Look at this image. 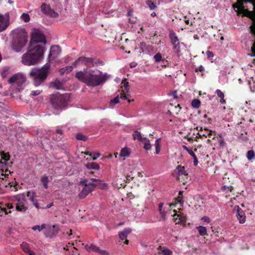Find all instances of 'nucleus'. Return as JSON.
<instances>
[{
	"instance_id": "ea45409f",
	"label": "nucleus",
	"mask_w": 255,
	"mask_h": 255,
	"mask_svg": "<svg viewBox=\"0 0 255 255\" xmlns=\"http://www.w3.org/2000/svg\"><path fill=\"white\" fill-rule=\"evenodd\" d=\"M76 138L77 140L83 141H86L88 139V137L86 136L81 133H78L76 134Z\"/></svg>"
},
{
	"instance_id": "a18cd8bd",
	"label": "nucleus",
	"mask_w": 255,
	"mask_h": 255,
	"mask_svg": "<svg viewBox=\"0 0 255 255\" xmlns=\"http://www.w3.org/2000/svg\"><path fill=\"white\" fill-rule=\"evenodd\" d=\"M21 18L25 22H28L30 20L29 14L26 13H22Z\"/></svg>"
},
{
	"instance_id": "ddd939ff",
	"label": "nucleus",
	"mask_w": 255,
	"mask_h": 255,
	"mask_svg": "<svg viewBox=\"0 0 255 255\" xmlns=\"http://www.w3.org/2000/svg\"><path fill=\"white\" fill-rule=\"evenodd\" d=\"M9 24V14H6L4 16L0 13V32L5 30Z\"/></svg>"
},
{
	"instance_id": "f257e3e1",
	"label": "nucleus",
	"mask_w": 255,
	"mask_h": 255,
	"mask_svg": "<svg viewBox=\"0 0 255 255\" xmlns=\"http://www.w3.org/2000/svg\"><path fill=\"white\" fill-rule=\"evenodd\" d=\"M47 40L44 34L39 29L33 28L27 52L21 56V63L28 66L39 64L44 57Z\"/></svg>"
},
{
	"instance_id": "6e6552de",
	"label": "nucleus",
	"mask_w": 255,
	"mask_h": 255,
	"mask_svg": "<svg viewBox=\"0 0 255 255\" xmlns=\"http://www.w3.org/2000/svg\"><path fill=\"white\" fill-rule=\"evenodd\" d=\"M14 198L17 202L15 204L16 210L22 213H25L28 210V207L26 206L27 201L24 194L22 195V197L15 196Z\"/></svg>"
},
{
	"instance_id": "72a5a7b5",
	"label": "nucleus",
	"mask_w": 255,
	"mask_h": 255,
	"mask_svg": "<svg viewBox=\"0 0 255 255\" xmlns=\"http://www.w3.org/2000/svg\"><path fill=\"white\" fill-rule=\"evenodd\" d=\"M143 139L145 140V142L144 143L143 148L146 150H150L151 148V145L150 143L149 140L146 139L145 137H144Z\"/></svg>"
},
{
	"instance_id": "680f3d73",
	"label": "nucleus",
	"mask_w": 255,
	"mask_h": 255,
	"mask_svg": "<svg viewBox=\"0 0 255 255\" xmlns=\"http://www.w3.org/2000/svg\"><path fill=\"white\" fill-rule=\"evenodd\" d=\"M193 158V164L194 166H197L198 163L197 158L196 156V155H194V156L192 157Z\"/></svg>"
},
{
	"instance_id": "5701e85b",
	"label": "nucleus",
	"mask_w": 255,
	"mask_h": 255,
	"mask_svg": "<svg viewBox=\"0 0 255 255\" xmlns=\"http://www.w3.org/2000/svg\"><path fill=\"white\" fill-rule=\"evenodd\" d=\"M85 166L88 169L99 170L100 166L95 162H89L85 165Z\"/></svg>"
},
{
	"instance_id": "393cba45",
	"label": "nucleus",
	"mask_w": 255,
	"mask_h": 255,
	"mask_svg": "<svg viewBox=\"0 0 255 255\" xmlns=\"http://www.w3.org/2000/svg\"><path fill=\"white\" fill-rule=\"evenodd\" d=\"M215 93L218 97L220 98V103L222 104H225L226 102L224 99V94L219 89L216 90Z\"/></svg>"
},
{
	"instance_id": "58836bf2",
	"label": "nucleus",
	"mask_w": 255,
	"mask_h": 255,
	"mask_svg": "<svg viewBox=\"0 0 255 255\" xmlns=\"http://www.w3.org/2000/svg\"><path fill=\"white\" fill-rule=\"evenodd\" d=\"M146 3L151 10L154 9L157 7L156 4L151 0H147Z\"/></svg>"
},
{
	"instance_id": "473e14b6",
	"label": "nucleus",
	"mask_w": 255,
	"mask_h": 255,
	"mask_svg": "<svg viewBox=\"0 0 255 255\" xmlns=\"http://www.w3.org/2000/svg\"><path fill=\"white\" fill-rule=\"evenodd\" d=\"M176 170L178 172V174L179 176H180L181 175H183V174H187L186 173V171L185 170V167L184 166H182L181 165H178L176 168Z\"/></svg>"
},
{
	"instance_id": "9b49d317",
	"label": "nucleus",
	"mask_w": 255,
	"mask_h": 255,
	"mask_svg": "<svg viewBox=\"0 0 255 255\" xmlns=\"http://www.w3.org/2000/svg\"><path fill=\"white\" fill-rule=\"evenodd\" d=\"M59 232V228L57 225L49 227L44 232V234L47 238H52L55 237Z\"/></svg>"
},
{
	"instance_id": "de8ad7c7",
	"label": "nucleus",
	"mask_w": 255,
	"mask_h": 255,
	"mask_svg": "<svg viewBox=\"0 0 255 255\" xmlns=\"http://www.w3.org/2000/svg\"><path fill=\"white\" fill-rule=\"evenodd\" d=\"M56 133L59 134L61 136V137L59 136L58 138L56 137V139L58 140H61L63 137V130L61 129L58 128L56 130Z\"/></svg>"
},
{
	"instance_id": "603ef678",
	"label": "nucleus",
	"mask_w": 255,
	"mask_h": 255,
	"mask_svg": "<svg viewBox=\"0 0 255 255\" xmlns=\"http://www.w3.org/2000/svg\"><path fill=\"white\" fill-rule=\"evenodd\" d=\"M206 55H207V58L208 59H211L214 56V54H213V52L210 51H207L206 52Z\"/></svg>"
},
{
	"instance_id": "69168bd1",
	"label": "nucleus",
	"mask_w": 255,
	"mask_h": 255,
	"mask_svg": "<svg viewBox=\"0 0 255 255\" xmlns=\"http://www.w3.org/2000/svg\"><path fill=\"white\" fill-rule=\"evenodd\" d=\"M202 220L204 221V222H207V223H209L210 221L209 218L207 216H204V217H202Z\"/></svg>"
},
{
	"instance_id": "f8f14e48",
	"label": "nucleus",
	"mask_w": 255,
	"mask_h": 255,
	"mask_svg": "<svg viewBox=\"0 0 255 255\" xmlns=\"http://www.w3.org/2000/svg\"><path fill=\"white\" fill-rule=\"evenodd\" d=\"M233 210L236 213V216L239 223H244L246 222V216L244 211L238 205L234 207Z\"/></svg>"
},
{
	"instance_id": "1a4fd4ad",
	"label": "nucleus",
	"mask_w": 255,
	"mask_h": 255,
	"mask_svg": "<svg viewBox=\"0 0 255 255\" xmlns=\"http://www.w3.org/2000/svg\"><path fill=\"white\" fill-rule=\"evenodd\" d=\"M169 37L170 39L171 44L173 46V50L175 53L179 54L180 52V44L179 39L176 34L173 30L169 31Z\"/></svg>"
},
{
	"instance_id": "09e8293b",
	"label": "nucleus",
	"mask_w": 255,
	"mask_h": 255,
	"mask_svg": "<svg viewBox=\"0 0 255 255\" xmlns=\"http://www.w3.org/2000/svg\"><path fill=\"white\" fill-rule=\"evenodd\" d=\"M119 102V96H118L111 101L110 104L114 105V104L118 103Z\"/></svg>"
},
{
	"instance_id": "f3484780",
	"label": "nucleus",
	"mask_w": 255,
	"mask_h": 255,
	"mask_svg": "<svg viewBox=\"0 0 255 255\" xmlns=\"http://www.w3.org/2000/svg\"><path fill=\"white\" fill-rule=\"evenodd\" d=\"M240 14H243L244 16L249 17L251 18H254L255 16V12L253 11H250L247 9H246L245 6L240 7Z\"/></svg>"
},
{
	"instance_id": "e433bc0d",
	"label": "nucleus",
	"mask_w": 255,
	"mask_h": 255,
	"mask_svg": "<svg viewBox=\"0 0 255 255\" xmlns=\"http://www.w3.org/2000/svg\"><path fill=\"white\" fill-rule=\"evenodd\" d=\"M201 105L200 101L198 99H193L191 102V106L194 108L198 109Z\"/></svg>"
},
{
	"instance_id": "4468645a",
	"label": "nucleus",
	"mask_w": 255,
	"mask_h": 255,
	"mask_svg": "<svg viewBox=\"0 0 255 255\" xmlns=\"http://www.w3.org/2000/svg\"><path fill=\"white\" fill-rule=\"evenodd\" d=\"M91 61H92V57L81 56L75 60L73 63V65L74 67H77L78 66L82 65H87L88 63H91Z\"/></svg>"
},
{
	"instance_id": "f03ea898",
	"label": "nucleus",
	"mask_w": 255,
	"mask_h": 255,
	"mask_svg": "<svg viewBox=\"0 0 255 255\" xmlns=\"http://www.w3.org/2000/svg\"><path fill=\"white\" fill-rule=\"evenodd\" d=\"M75 78L85 83L88 86L96 87L99 86L109 79V75L98 69L93 70L88 67L84 68L83 71L77 72Z\"/></svg>"
},
{
	"instance_id": "412c9836",
	"label": "nucleus",
	"mask_w": 255,
	"mask_h": 255,
	"mask_svg": "<svg viewBox=\"0 0 255 255\" xmlns=\"http://www.w3.org/2000/svg\"><path fill=\"white\" fill-rule=\"evenodd\" d=\"M250 29L251 33L255 36V23L250 26ZM251 51L252 52L251 56L255 57V42L253 43V45L251 48Z\"/></svg>"
},
{
	"instance_id": "5fc2aeb1",
	"label": "nucleus",
	"mask_w": 255,
	"mask_h": 255,
	"mask_svg": "<svg viewBox=\"0 0 255 255\" xmlns=\"http://www.w3.org/2000/svg\"><path fill=\"white\" fill-rule=\"evenodd\" d=\"M80 183L81 185L85 186V185H88L89 183L87 182V179L85 178V179L81 180L80 181Z\"/></svg>"
},
{
	"instance_id": "6e6d98bb",
	"label": "nucleus",
	"mask_w": 255,
	"mask_h": 255,
	"mask_svg": "<svg viewBox=\"0 0 255 255\" xmlns=\"http://www.w3.org/2000/svg\"><path fill=\"white\" fill-rule=\"evenodd\" d=\"M170 95L173 96L174 99H177L179 98L178 96L177 95V91L175 90L173 92L170 94Z\"/></svg>"
},
{
	"instance_id": "dca6fc26",
	"label": "nucleus",
	"mask_w": 255,
	"mask_h": 255,
	"mask_svg": "<svg viewBox=\"0 0 255 255\" xmlns=\"http://www.w3.org/2000/svg\"><path fill=\"white\" fill-rule=\"evenodd\" d=\"M139 48L140 49V53H144L145 52L146 53H149L151 51L153 50V47L151 45H147L144 42H141L139 44Z\"/></svg>"
},
{
	"instance_id": "bf43d9fd",
	"label": "nucleus",
	"mask_w": 255,
	"mask_h": 255,
	"mask_svg": "<svg viewBox=\"0 0 255 255\" xmlns=\"http://www.w3.org/2000/svg\"><path fill=\"white\" fill-rule=\"evenodd\" d=\"M98 253H99L102 255H109L106 251L102 250H101L100 249H99V251H98Z\"/></svg>"
},
{
	"instance_id": "2f4dec72",
	"label": "nucleus",
	"mask_w": 255,
	"mask_h": 255,
	"mask_svg": "<svg viewBox=\"0 0 255 255\" xmlns=\"http://www.w3.org/2000/svg\"><path fill=\"white\" fill-rule=\"evenodd\" d=\"M133 138L134 139H137L140 141L143 140L144 137H142L141 135L137 130H134L132 133Z\"/></svg>"
},
{
	"instance_id": "9d476101",
	"label": "nucleus",
	"mask_w": 255,
	"mask_h": 255,
	"mask_svg": "<svg viewBox=\"0 0 255 255\" xmlns=\"http://www.w3.org/2000/svg\"><path fill=\"white\" fill-rule=\"evenodd\" d=\"M41 11L45 14L49 15L52 17H57L58 14L51 9L49 5L45 3H43L40 7Z\"/></svg>"
},
{
	"instance_id": "cd10ccee",
	"label": "nucleus",
	"mask_w": 255,
	"mask_h": 255,
	"mask_svg": "<svg viewBox=\"0 0 255 255\" xmlns=\"http://www.w3.org/2000/svg\"><path fill=\"white\" fill-rule=\"evenodd\" d=\"M73 66H67L64 68H61L59 70L61 74L63 75L65 73H69L71 72L73 68Z\"/></svg>"
},
{
	"instance_id": "3c124183",
	"label": "nucleus",
	"mask_w": 255,
	"mask_h": 255,
	"mask_svg": "<svg viewBox=\"0 0 255 255\" xmlns=\"http://www.w3.org/2000/svg\"><path fill=\"white\" fill-rule=\"evenodd\" d=\"M41 92L42 91L40 90L32 91L30 95L32 96H36L39 95Z\"/></svg>"
},
{
	"instance_id": "c756f323",
	"label": "nucleus",
	"mask_w": 255,
	"mask_h": 255,
	"mask_svg": "<svg viewBox=\"0 0 255 255\" xmlns=\"http://www.w3.org/2000/svg\"><path fill=\"white\" fill-rule=\"evenodd\" d=\"M91 63L92 64V66L93 67L98 66L99 65H104V63L103 61L100 60L99 59L93 58H92V61H91Z\"/></svg>"
},
{
	"instance_id": "37998d69",
	"label": "nucleus",
	"mask_w": 255,
	"mask_h": 255,
	"mask_svg": "<svg viewBox=\"0 0 255 255\" xmlns=\"http://www.w3.org/2000/svg\"><path fill=\"white\" fill-rule=\"evenodd\" d=\"M239 3L240 4V7L244 6V4L247 3H252L253 0H237Z\"/></svg>"
},
{
	"instance_id": "774afa93",
	"label": "nucleus",
	"mask_w": 255,
	"mask_h": 255,
	"mask_svg": "<svg viewBox=\"0 0 255 255\" xmlns=\"http://www.w3.org/2000/svg\"><path fill=\"white\" fill-rule=\"evenodd\" d=\"M161 62H162V66H165L166 67L167 66V65L168 64V61L167 60H166L165 59H162V61H161Z\"/></svg>"
},
{
	"instance_id": "0e129e2a",
	"label": "nucleus",
	"mask_w": 255,
	"mask_h": 255,
	"mask_svg": "<svg viewBox=\"0 0 255 255\" xmlns=\"http://www.w3.org/2000/svg\"><path fill=\"white\" fill-rule=\"evenodd\" d=\"M219 143L220 145L222 146H224V144H225V142L223 138H221L220 139H219Z\"/></svg>"
},
{
	"instance_id": "6ab92c4d",
	"label": "nucleus",
	"mask_w": 255,
	"mask_h": 255,
	"mask_svg": "<svg viewBox=\"0 0 255 255\" xmlns=\"http://www.w3.org/2000/svg\"><path fill=\"white\" fill-rule=\"evenodd\" d=\"M51 180H52L51 177H50V178H49V177L45 176V175L42 176L40 178V181L43 184V187L45 189H47L48 188V184Z\"/></svg>"
},
{
	"instance_id": "338daca9",
	"label": "nucleus",
	"mask_w": 255,
	"mask_h": 255,
	"mask_svg": "<svg viewBox=\"0 0 255 255\" xmlns=\"http://www.w3.org/2000/svg\"><path fill=\"white\" fill-rule=\"evenodd\" d=\"M7 73V70H3V71L1 73V77H2L3 78H4L5 77H6Z\"/></svg>"
},
{
	"instance_id": "a878e982",
	"label": "nucleus",
	"mask_w": 255,
	"mask_h": 255,
	"mask_svg": "<svg viewBox=\"0 0 255 255\" xmlns=\"http://www.w3.org/2000/svg\"><path fill=\"white\" fill-rule=\"evenodd\" d=\"M130 153V149L127 147L123 148L120 152L121 157L128 156Z\"/></svg>"
},
{
	"instance_id": "b1692460",
	"label": "nucleus",
	"mask_w": 255,
	"mask_h": 255,
	"mask_svg": "<svg viewBox=\"0 0 255 255\" xmlns=\"http://www.w3.org/2000/svg\"><path fill=\"white\" fill-rule=\"evenodd\" d=\"M50 87H53L57 90H60L62 89V84L57 79L54 82L50 83Z\"/></svg>"
},
{
	"instance_id": "4be33fe9",
	"label": "nucleus",
	"mask_w": 255,
	"mask_h": 255,
	"mask_svg": "<svg viewBox=\"0 0 255 255\" xmlns=\"http://www.w3.org/2000/svg\"><path fill=\"white\" fill-rule=\"evenodd\" d=\"M173 212L175 213L174 216H177V218H174V221L176 222V224H181V223H183V222H184L185 217L183 216L180 215V214H177L176 213V211L175 210H173Z\"/></svg>"
},
{
	"instance_id": "c85d7f7f",
	"label": "nucleus",
	"mask_w": 255,
	"mask_h": 255,
	"mask_svg": "<svg viewBox=\"0 0 255 255\" xmlns=\"http://www.w3.org/2000/svg\"><path fill=\"white\" fill-rule=\"evenodd\" d=\"M183 191H179L178 193V195L177 197V198L175 199V200L177 201V202L180 204L181 206H183L184 204V201L183 200Z\"/></svg>"
},
{
	"instance_id": "bb28decb",
	"label": "nucleus",
	"mask_w": 255,
	"mask_h": 255,
	"mask_svg": "<svg viewBox=\"0 0 255 255\" xmlns=\"http://www.w3.org/2000/svg\"><path fill=\"white\" fill-rule=\"evenodd\" d=\"M26 196L31 201H33V199L37 197L36 193L32 190L28 191L26 193Z\"/></svg>"
},
{
	"instance_id": "13d9d810",
	"label": "nucleus",
	"mask_w": 255,
	"mask_h": 255,
	"mask_svg": "<svg viewBox=\"0 0 255 255\" xmlns=\"http://www.w3.org/2000/svg\"><path fill=\"white\" fill-rule=\"evenodd\" d=\"M222 188H223V190H227V191H231L232 189H233V187L232 186H224Z\"/></svg>"
},
{
	"instance_id": "864d4df0",
	"label": "nucleus",
	"mask_w": 255,
	"mask_h": 255,
	"mask_svg": "<svg viewBox=\"0 0 255 255\" xmlns=\"http://www.w3.org/2000/svg\"><path fill=\"white\" fill-rule=\"evenodd\" d=\"M162 252H163V255H172V252L167 249L163 250Z\"/></svg>"
},
{
	"instance_id": "39448f33",
	"label": "nucleus",
	"mask_w": 255,
	"mask_h": 255,
	"mask_svg": "<svg viewBox=\"0 0 255 255\" xmlns=\"http://www.w3.org/2000/svg\"><path fill=\"white\" fill-rule=\"evenodd\" d=\"M27 34L25 29L15 30L11 44L12 49L16 52H20L27 43Z\"/></svg>"
},
{
	"instance_id": "423d86ee",
	"label": "nucleus",
	"mask_w": 255,
	"mask_h": 255,
	"mask_svg": "<svg viewBox=\"0 0 255 255\" xmlns=\"http://www.w3.org/2000/svg\"><path fill=\"white\" fill-rule=\"evenodd\" d=\"M25 81L26 77L20 73L15 74L8 80L9 84H15L16 85V89L18 91L23 88Z\"/></svg>"
},
{
	"instance_id": "c9c22d12",
	"label": "nucleus",
	"mask_w": 255,
	"mask_h": 255,
	"mask_svg": "<svg viewBox=\"0 0 255 255\" xmlns=\"http://www.w3.org/2000/svg\"><path fill=\"white\" fill-rule=\"evenodd\" d=\"M160 138H158L156 139L155 141V153L156 154H159L160 150V145L159 144V140H160Z\"/></svg>"
},
{
	"instance_id": "a211bd4d",
	"label": "nucleus",
	"mask_w": 255,
	"mask_h": 255,
	"mask_svg": "<svg viewBox=\"0 0 255 255\" xmlns=\"http://www.w3.org/2000/svg\"><path fill=\"white\" fill-rule=\"evenodd\" d=\"M131 232L130 228H125L124 230L119 232V235L121 240H124L127 238L128 235Z\"/></svg>"
},
{
	"instance_id": "c03bdc74",
	"label": "nucleus",
	"mask_w": 255,
	"mask_h": 255,
	"mask_svg": "<svg viewBox=\"0 0 255 255\" xmlns=\"http://www.w3.org/2000/svg\"><path fill=\"white\" fill-rule=\"evenodd\" d=\"M89 155L93 160H95L100 156V153L91 152L89 154Z\"/></svg>"
},
{
	"instance_id": "7ed1b4c3",
	"label": "nucleus",
	"mask_w": 255,
	"mask_h": 255,
	"mask_svg": "<svg viewBox=\"0 0 255 255\" xmlns=\"http://www.w3.org/2000/svg\"><path fill=\"white\" fill-rule=\"evenodd\" d=\"M50 64L46 63L41 68H32L29 72V78L36 87L43 85L50 73Z\"/></svg>"
},
{
	"instance_id": "052dcab7",
	"label": "nucleus",
	"mask_w": 255,
	"mask_h": 255,
	"mask_svg": "<svg viewBox=\"0 0 255 255\" xmlns=\"http://www.w3.org/2000/svg\"><path fill=\"white\" fill-rule=\"evenodd\" d=\"M204 71V68L203 66L201 65L200 66H199V67L198 68H196V69H195V71L196 72H198V71H200V72H203Z\"/></svg>"
},
{
	"instance_id": "aec40b11",
	"label": "nucleus",
	"mask_w": 255,
	"mask_h": 255,
	"mask_svg": "<svg viewBox=\"0 0 255 255\" xmlns=\"http://www.w3.org/2000/svg\"><path fill=\"white\" fill-rule=\"evenodd\" d=\"M6 165V162H2L0 161V171H1V176H3L4 178L6 177V176L8 175V174H6L7 172L10 173V171H9L8 169H5L4 170L3 169V168L5 167Z\"/></svg>"
},
{
	"instance_id": "20e7f679",
	"label": "nucleus",
	"mask_w": 255,
	"mask_h": 255,
	"mask_svg": "<svg viewBox=\"0 0 255 255\" xmlns=\"http://www.w3.org/2000/svg\"><path fill=\"white\" fill-rule=\"evenodd\" d=\"M50 102L54 110L60 112L67 107L70 102V94H61L57 92L50 95Z\"/></svg>"
},
{
	"instance_id": "4c0bfd02",
	"label": "nucleus",
	"mask_w": 255,
	"mask_h": 255,
	"mask_svg": "<svg viewBox=\"0 0 255 255\" xmlns=\"http://www.w3.org/2000/svg\"><path fill=\"white\" fill-rule=\"evenodd\" d=\"M1 155V159L4 160V162L7 161L10 159V155L8 153H4V151L0 152Z\"/></svg>"
},
{
	"instance_id": "49530a36",
	"label": "nucleus",
	"mask_w": 255,
	"mask_h": 255,
	"mask_svg": "<svg viewBox=\"0 0 255 255\" xmlns=\"http://www.w3.org/2000/svg\"><path fill=\"white\" fill-rule=\"evenodd\" d=\"M182 148L186 150L188 153L191 155L192 156V157L194 156V155H195V154L194 153V152L192 151V150L190 149H189L186 145H183L182 146Z\"/></svg>"
},
{
	"instance_id": "8fccbe9b",
	"label": "nucleus",
	"mask_w": 255,
	"mask_h": 255,
	"mask_svg": "<svg viewBox=\"0 0 255 255\" xmlns=\"http://www.w3.org/2000/svg\"><path fill=\"white\" fill-rule=\"evenodd\" d=\"M91 250L94 251L96 253H98V251H99V248L95 245L92 244L91 245Z\"/></svg>"
},
{
	"instance_id": "a19ab883",
	"label": "nucleus",
	"mask_w": 255,
	"mask_h": 255,
	"mask_svg": "<svg viewBox=\"0 0 255 255\" xmlns=\"http://www.w3.org/2000/svg\"><path fill=\"white\" fill-rule=\"evenodd\" d=\"M153 59H154L155 62H157V63L161 62V61H162V59H163L162 57V55L159 52L156 53L153 56Z\"/></svg>"
},
{
	"instance_id": "f704fd0d",
	"label": "nucleus",
	"mask_w": 255,
	"mask_h": 255,
	"mask_svg": "<svg viewBox=\"0 0 255 255\" xmlns=\"http://www.w3.org/2000/svg\"><path fill=\"white\" fill-rule=\"evenodd\" d=\"M247 157L248 160H251L255 158V153L253 150H249L247 153Z\"/></svg>"
},
{
	"instance_id": "e2e57ef3",
	"label": "nucleus",
	"mask_w": 255,
	"mask_h": 255,
	"mask_svg": "<svg viewBox=\"0 0 255 255\" xmlns=\"http://www.w3.org/2000/svg\"><path fill=\"white\" fill-rule=\"evenodd\" d=\"M124 84V86L125 87V89L127 91H128V82L125 81L124 82H123Z\"/></svg>"
},
{
	"instance_id": "7c9ffc66",
	"label": "nucleus",
	"mask_w": 255,
	"mask_h": 255,
	"mask_svg": "<svg viewBox=\"0 0 255 255\" xmlns=\"http://www.w3.org/2000/svg\"><path fill=\"white\" fill-rule=\"evenodd\" d=\"M196 228L200 236H203L207 234V229L205 227L199 226Z\"/></svg>"
},
{
	"instance_id": "79ce46f5",
	"label": "nucleus",
	"mask_w": 255,
	"mask_h": 255,
	"mask_svg": "<svg viewBox=\"0 0 255 255\" xmlns=\"http://www.w3.org/2000/svg\"><path fill=\"white\" fill-rule=\"evenodd\" d=\"M21 247L23 252L26 253H27L30 250L29 247H28V244L25 242H23L21 244Z\"/></svg>"
},
{
	"instance_id": "2eb2a0df",
	"label": "nucleus",
	"mask_w": 255,
	"mask_h": 255,
	"mask_svg": "<svg viewBox=\"0 0 255 255\" xmlns=\"http://www.w3.org/2000/svg\"><path fill=\"white\" fill-rule=\"evenodd\" d=\"M60 51L61 49L59 45H53L51 46L50 51L48 57L49 61L52 60V59L56 58L57 55L59 54Z\"/></svg>"
},
{
	"instance_id": "4d7b16f0",
	"label": "nucleus",
	"mask_w": 255,
	"mask_h": 255,
	"mask_svg": "<svg viewBox=\"0 0 255 255\" xmlns=\"http://www.w3.org/2000/svg\"><path fill=\"white\" fill-rule=\"evenodd\" d=\"M3 209V211L0 212V216H1L3 215V213H4V214H7L8 213H10L11 211H9L7 212V209L4 208H1Z\"/></svg>"
},
{
	"instance_id": "0eeeda50",
	"label": "nucleus",
	"mask_w": 255,
	"mask_h": 255,
	"mask_svg": "<svg viewBox=\"0 0 255 255\" xmlns=\"http://www.w3.org/2000/svg\"><path fill=\"white\" fill-rule=\"evenodd\" d=\"M91 180L98 183L89 182L88 185H85V186L83 187L81 192L79 194L78 196L79 198H85L101 182V180L96 178H91Z\"/></svg>"
}]
</instances>
